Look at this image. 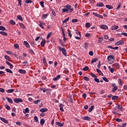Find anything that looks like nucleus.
I'll list each match as a JSON object with an SVG mask.
<instances>
[{
  "mask_svg": "<svg viewBox=\"0 0 127 127\" xmlns=\"http://www.w3.org/2000/svg\"><path fill=\"white\" fill-rule=\"evenodd\" d=\"M64 8H66V9L68 10V12H69H69H72V11H74V9L72 8V6L70 5L67 4L65 6H64Z\"/></svg>",
  "mask_w": 127,
  "mask_h": 127,
  "instance_id": "obj_1",
  "label": "nucleus"
},
{
  "mask_svg": "<svg viewBox=\"0 0 127 127\" xmlns=\"http://www.w3.org/2000/svg\"><path fill=\"white\" fill-rule=\"evenodd\" d=\"M116 106L117 107L118 110L120 111V112H124V107H123V105L120 103H117Z\"/></svg>",
  "mask_w": 127,
  "mask_h": 127,
  "instance_id": "obj_2",
  "label": "nucleus"
},
{
  "mask_svg": "<svg viewBox=\"0 0 127 127\" xmlns=\"http://www.w3.org/2000/svg\"><path fill=\"white\" fill-rule=\"evenodd\" d=\"M13 101L17 104H18V103H22L23 102V100L21 98H15Z\"/></svg>",
  "mask_w": 127,
  "mask_h": 127,
  "instance_id": "obj_3",
  "label": "nucleus"
},
{
  "mask_svg": "<svg viewBox=\"0 0 127 127\" xmlns=\"http://www.w3.org/2000/svg\"><path fill=\"white\" fill-rule=\"evenodd\" d=\"M122 44H124V41H123V40L119 41H118L117 42H116L115 43V45L116 46H119L120 45H122Z\"/></svg>",
  "mask_w": 127,
  "mask_h": 127,
  "instance_id": "obj_4",
  "label": "nucleus"
},
{
  "mask_svg": "<svg viewBox=\"0 0 127 127\" xmlns=\"http://www.w3.org/2000/svg\"><path fill=\"white\" fill-rule=\"evenodd\" d=\"M82 120L84 121H91V117L89 116H84L81 118Z\"/></svg>",
  "mask_w": 127,
  "mask_h": 127,
  "instance_id": "obj_5",
  "label": "nucleus"
},
{
  "mask_svg": "<svg viewBox=\"0 0 127 127\" xmlns=\"http://www.w3.org/2000/svg\"><path fill=\"white\" fill-rule=\"evenodd\" d=\"M0 120L4 123V124H8V120H6L5 119L2 117H0Z\"/></svg>",
  "mask_w": 127,
  "mask_h": 127,
  "instance_id": "obj_6",
  "label": "nucleus"
},
{
  "mask_svg": "<svg viewBox=\"0 0 127 127\" xmlns=\"http://www.w3.org/2000/svg\"><path fill=\"white\" fill-rule=\"evenodd\" d=\"M112 66L116 68V69H120V64H119L118 63H115L112 65Z\"/></svg>",
  "mask_w": 127,
  "mask_h": 127,
  "instance_id": "obj_7",
  "label": "nucleus"
},
{
  "mask_svg": "<svg viewBox=\"0 0 127 127\" xmlns=\"http://www.w3.org/2000/svg\"><path fill=\"white\" fill-rule=\"evenodd\" d=\"M24 45L26 46V48H30V45L27 42V41H24Z\"/></svg>",
  "mask_w": 127,
  "mask_h": 127,
  "instance_id": "obj_8",
  "label": "nucleus"
},
{
  "mask_svg": "<svg viewBox=\"0 0 127 127\" xmlns=\"http://www.w3.org/2000/svg\"><path fill=\"white\" fill-rule=\"evenodd\" d=\"M46 43V41L45 40V39H43L42 41L41 42V46H42V47H44V46L45 45Z\"/></svg>",
  "mask_w": 127,
  "mask_h": 127,
  "instance_id": "obj_9",
  "label": "nucleus"
},
{
  "mask_svg": "<svg viewBox=\"0 0 127 127\" xmlns=\"http://www.w3.org/2000/svg\"><path fill=\"white\" fill-rule=\"evenodd\" d=\"M100 28H102V29H108L109 28V27L107 25L102 24L100 26Z\"/></svg>",
  "mask_w": 127,
  "mask_h": 127,
  "instance_id": "obj_10",
  "label": "nucleus"
},
{
  "mask_svg": "<svg viewBox=\"0 0 127 127\" xmlns=\"http://www.w3.org/2000/svg\"><path fill=\"white\" fill-rule=\"evenodd\" d=\"M61 78V75L60 74L58 75L56 77L53 78L54 81H58Z\"/></svg>",
  "mask_w": 127,
  "mask_h": 127,
  "instance_id": "obj_11",
  "label": "nucleus"
},
{
  "mask_svg": "<svg viewBox=\"0 0 127 127\" xmlns=\"http://www.w3.org/2000/svg\"><path fill=\"white\" fill-rule=\"evenodd\" d=\"M40 112H41V113H45V112H48V109L42 108L40 110Z\"/></svg>",
  "mask_w": 127,
  "mask_h": 127,
  "instance_id": "obj_12",
  "label": "nucleus"
},
{
  "mask_svg": "<svg viewBox=\"0 0 127 127\" xmlns=\"http://www.w3.org/2000/svg\"><path fill=\"white\" fill-rule=\"evenodd\" d=\"M107 59L108 60H109V61H110V60H114L115 61V58L114 57V56H112V55H110L109 56H108L107 57Z\"/></svg>",
  "mask_w": 127,
  "mask_h": 127,
  "instance_id": "obj_13",
  "label": "nucleus"
},
{
  "mask_svg": "<svg viewBox=\"0 0 127 127\" xmlns=\"http://www.w3.org/2000/svg\"><path fill=\"white\" fill-rule=\"evenodd\" d=\"M63 54L64 55V56H67V51H66V49L65 48H63Z\"/></svg>",
  "mask_w": 127,
  "mask_h": 127,
  "instance_id": "obj_14",
  "label": "nucleus"
},
{
  "mask_svg": "<svg viewBox=\"0 0 127 127\" xmlns=\"http://www.w3.org/2000/svg\"><path fill=\"white\" fill-rule=\"evenodd\" d=\"M119 28V26L117 25H114L111 27V30H117Z\"/></svg>",
  "mask_w": 127,
  "mask_h": 127,
  "instance_id": "obj_15",
  "label": "nucleus"
},
{
  "mask_svg": "<svg viewBox=\"0 0 127 127\" xmlns=\"http://www.w3.org/2000/svg\"><path fill=\"white\" fill-rule=\"evenodd\" d=\"M96 71H97V73H98V74H99V75H101V76H104V73H103L102 71H101L99 69L97 68Z\"/></svg>",
  "mask_w": 127,
  "mask_h": 127,
  "instance_id": "obj_16",
  "label": "nucleus"
},
{
  "mask_svg": "<svg viewBox=\"0 0 127 127\" xmlns=\"http://www.w3.org/2000/svg\"><path fill=\"white\" fill-rule=\"evenodd\" d=\"M64 105L62 104L60 105V110L61 112H64V109H63Z\"/></svg>",
  "mask_w": 127,
  "mask_h": 127,
  "instance_id": "obj_17",
  "label": "nucleus"
},
{
  "mask_svg": "<svg viewBox=\"0 0 127 127\" xmlns=\"http://www.w3.org/2000/svg\"><path fill=\"white\" fill-rule=\"evenodd\" d=\"M45 124V120L44 119H41L40 120V125L41 126H43Z\"/></svg>",
  "mask_w": 127,
  "mask_h": 127,
  "instance_id": "obj_18",
  "label": "nucleus"
},
{
  "mask_svg": "<svg viewBox=\"0 0 127 127\" xmlns=\"http://www.w3.org/2000/svg\"><path fill=\"white\" fill-rule=\"evenodd\" d=\"M6 99H7L8 103H10V104H12L13 103V101H12V99L9 97H6Z\"/></svg>",
  "mask_w": 127,
  "mask_h": 127,
  "instance_id": "obj_19",
  "label": "nucleus"
},
{
  "mask_svg": "<svg viewBox=\"0 0 127 127\" xmlns=\"http://www.w3.org/2000/svg\"><path fill=\"white\" fill-rule=\"evenodd\" d=\"M104 3L100 2V3H98L96 4V6H98L99 7H103V6H104Z\"/></svg>",
  "mask_w": 127,
  "mask_h": 127,
  "instance_id": "obj_20",
  "label": "nucleus"
},
{
  "mask_svg": "<svg viewBox=\"0 0 127 127\" xmlns=\"http://www.w3.org/2000/svg\"><path fill=\"white\" fill-rule=\"evenodd\" d=\"M56 125H57V126H58L59 127H63L64 123L62 124L60 122H56Z\"/></svg>",
  "mask_w": 127,
  "mask_h": 127,
  "instance_id": "obj_21",
  "label": "nucleus"
},
{
  "mask_svg": "<svg viewBox=\"0 0 127 127\" xmlns=\"http://www.w3.org/2000/svg\"><path fill=\"white\" fill-rule=\"evenodd\" d=\"M17 19L19 20H21V21H23V19L20 15H18V16H17Z\"/></svg>",
  "mask_w": 127,
  "mask_h": 127,
  "instance_id": "obj_22",
  "label": "nucleus"
},
{
  "mask_svg": "<svg viewBox=\"0 0 127 127\" xmlns=\"http://www.w3.org/2000/svg\"><path fill=\"white\" fill-rule=\"evenodd\" d=\"M106 7L108 9H113L114 8V7L111 5H106Z\"/></svg>",
  "mask_w": 127,
  "mask_h": 127,
  "instance_id": "obj_23",
  "label": "nucleus"
},
{
  "mask_svg": "<svg viewBox=\"0 0 127 127\" xmlns=\"http://www.w3.org/2000/svg\"><path fill=\"white\" fill-rule=\"evenodd\" d=\"M0 34H1V35H4V36H7V33L4 31H0Z\"/></svg>",
  "mask_w": 127,
  "mask_h": 127,
  "instance_id": "obj_24",
  "label": "nucleus"
},
{
  "mask_svg": "<svg viewBox=\"0 0 127 127\" xmlns=\"http://www.w3.org/2000/svg\"><path fill=\"white\" fill-rule=\"evenodd\" d=\"M19 72L21 73V74H25V73H26V71H25V70H23L22 69H20L19 70Z\"/></svg>",
  "mask_w": 127,
  "mask_h": 127,
  "instance_id": "obj_25",
  "label": "nucleus"
},
{
  "mask_svg": "<svg viewBox=\"0 0 127 127\" xmlns=\"http://www.w3.org/2000/svg\"><path fill=\"white\" fill-rule=\"evenodd\" d=\"M94 105L91 106V107L88 109V112L89 113H92V112L93 111V110H94Z\"/></svg>",
  "mask_w": 127,
  "mask_h": 127,
  "instance_id": "obj_26",
  "label": "nucleus"
},
{
  "mask_svg": "<svg viewBox=\"0 0 127 127\" xmlns=\"http://www.w3.org/2000/svg\"><path fill=\"white\" fill-rule=\"evenodd\" d=\"M98 61V58H94L92 60L91 63V64H93V63H95V62H97Z\"/></svg>",
  "mask_w": 127,
  "mask_h": 127,
  "instance_id": "obj_27",
  "label": "nucleus"
},
{
  "mask_svg": "<svg viewBox=\"0 0 127 127\" xmlns=\"http://www.w3.org/2000/svg\"><path fill=\"white\" fill-rule=\"evenodd\" d=\"M7 93H13L14 92V89H7L6 90Z\"/></svg>",
  "mask_w": 127,
  "mask_h": 127,
  "instance_id": "obj_28",
  "label": "nucleus"
},
{
  "mask_svg": "<svg viewBox=\"0 0 127 127\" xmlns=\"http://www.w3.org/2000/svg\"><path fill=\"white\" fill-rule=\"evenodd\" d=\"M103 40H104L103 38H102V37H99L98 38V43H101V42H102V41H103Z\"/></svg>",
  "mask_w": 127,
  "mask_h": 127,
  "instance_id": "obj_29",
  "label": "nucleus"
},
{
  "mask_svg": "<svg viewBox=\"0 0 127 127\" xmlns=\"http://www.w3.org/2000/svg\"><path fill=\"white\" fill-rule=\"evenodd\" d=\"M24 114H26L29 112V109L28 108H26L24 111H23Z\"/></svg>",
  "mask_w": 127,
  "mask_h": 127,
  "instance_id": "obj_30",
  "label": "nucleus"
},
{
  "mask_svg": "<svg viewBox=\"0 0 127 127\" xmlns=\"http://www.w3.org/2000/svg\"><path fill=\"white\" fill-rule=\"evenodd\" d=\"M49 15V14H43L42 15V18L43 19H45L47 16H48Z\"/></svg>",
  "mask_w": 127,
  "mask_h": 127,
  "instance_id": "obj_31",
  "label": "nucleus"
},
{
  "mask_svg": "<svg viewBox=\"0 0 127 127\" xmlns=\"http://www.w3.org/2000/svg\"><path fill=\"white\" fill-rule=\"evenodd\" d=\"M84 46L83 47L85 49H88V46H89V43H85L84 44Z\"/></svg>",
  "mask_w": 127,
  "mask_h": 127,
  "instance_id": "obj_32",
  "label": "nucleus"
},
{
  "mask_svg": "<svg viewBox=\"0 0 127 127\" xmlns=\"http://www.w3.org/2000/svg\"><path fill=\"white\" fill-rule=\"evenodd\" d=\"M5 70L6 71V72H7L8 73H10L11 74H12V73H13V72H12L11 70L9 69V68H5Z\"/></svg>",
  "mask_w": 127,
  "mask_h": 127,
  "instance_id": "obj_33",
  "label": "nucleus"
},
{
  "mask_svg": "<svg viewBox=\"0 0 127 127\" xmlns=\"http://www.w3.org/2000/svg\"><path fill=\"white\" fill-rule=\"evenodd\" d=\"M69 19H70V18L69 17L65 18L64 20L63 21V23H66V22L69 21Z\"/></svg>",
  "mask_w": 127,
  "mask_h": 127,
  "instance_id": "obj_34",
  "label": "nucleus"
},
{
  "mask_svg": "<svg viewBox=\"0 0 127 127\" xmlns=\"http://www.w3.org/2000/svg\"><path fill=\"white\" fill-rule=\"evenodd\" d=\"M4 58L6 60H7L8 61H10V58L8 56L5 55Z\"/></svg>",
  "mask_w": 127,
  "mask_h": 127,
  "instance_id": "obj_35",
  "label": "nucleus"
},
{
  "mask_svg": "<svg viewBox=\"0 0 127 127\" xmlns=\"http://www.w3.org/2000/svg\"><path fill=\"white\" fill-rule=\"evenodd\" d=\"M109 69L110 70L111 73H114V71H115V68H111V66H108Z\"/></svg>",
  "mask_w": 127,
  "mask_h": 127,
  "instance_id": "obj_36",
  "label": "nucleus"
},
{
  "mask_svg": "<svg viewBox=\"0 0 127 127\" xmlns=\"http://www.w3.org/2000/svg\"><path fill=\"white\" fill-rule=\"evenodd\" d=\"M28 51L29 53H31V54H35L34 51H33V50H32V49H29L28 50Z\"/></svg>",
  "mask_w": 127,
  "mask_h": 127,
  "instance_id": "obj_37",
  "label": "nucleus"
},
{
  "mask_svg": "<svg viewBox=\"0 0 127 127\" xmlns=\"http://www.w3.org/2000/svg\"><path fill=\"white\" fill-rule=\"evenodd\" d=\"M85 26L87 28H90V27H91V24L90 23H86L85 24Z\"/></svg>",
  "mask_w": 127,
  "mask_h": 127,
  "instance_id": "obj_38",
  "label": "nucleus"
},
{
  "mask_svg": "<svg viewBox=\"0 0 127 127\" xmlns=\"http://www.w3.org/2000/svg\"><path fill=\"white\" fill-rule=\"evenodd\" d=\"M10 24L12 25H14L15 24V21L13 20H10Z\"/></svg>",
  "mask_w": 127,
  "mask_h": 127,
  "instance_id": "obj_39",
  "label": "nucleus"
},
{
  "mask_svg": "<svg viewBox=\"0 0 127 127\" xmlns=\"http://www.w3.org/2000/svg\"><path fill=\"white\" fill-rule=\"evenodd\" d=\"M119 84L120 86H123V80H122V79L119 78Z\"/></svg>",
  "mask_w": 127,
  "mask_h": 127,
  "instance_id": "obj_40",
  "label": "nucleus"
},
{
  "mask_svg": "<svg viewBox=\"0 0 127 127\" xmlns=\"http://www.w3.org/2000/svg\"><path fill=\"white\" fill-rule=\"evenodd\" d=\"M34 119L36 123H38L39 120L38 119V117H37V116H34Z\"/></svg>",
  "mask_w": 127,
  "mask_h": 127,
  "instance_id": "obj_41",
  "label": "nucleus"
},
{
  "mask_svg": "<svg viewBox=\"0 0 127 127\" xmlns=\"http://www.w3.org/2000/svg\"><path fill=\"white\" fill-rule=\"evenodd\" d=\"M118 98H119V96L115 95L112 97V99L113 100H117V99Z\"/></svg>",
  "mask_w": 127,
  "mask_h": 127,
  "instance_id": "obj_42",
  "label": "nucleus"
},
{
  "mask_svg": "<svg viewBox=\"0 0 127 127\" xmlns=\"http://www.w3.org/2000/svg\"><path fill=\"white\" fill-rule=\"evenodd\" d=\"M112 114H114V115H116L117 116H122V114L118 113V112H116L115 111L112 112Z\"/></svg>",
  "mask_w": 127,
  "mask_h": 127,
  "instance_id": "obj_43",
  "label": "nucleus"
},
{
  "mask_svg": "<svg viewBox=\"0 0 127 127\" xmlns=\"http://www.w3.org/2000/svg\"><path fill=\"white\" fill-rule=\"evenodd\" d=\"M62 12H66L67 13H68V12H69V10H68V9H67V8H64L63 9Z\"/></svg>",
  "mask_w": 127,
  "mask_h": 127,
  "instance_id": "obj_44",
  "label": "nucleus"
},
{
  "mask_svg": "<svg viewBox=\"0 0 127 127\" xmlns=\"http://www.w3.org/2000/svg\"><path fill=\"white\" fill-rule=\"evenodd\" d=\"M67 33L69 37L71 38V37H72V34L71 33V32H70V30H67Z\"/></svg>",
  "mask_w": 127,
  "mask_h": 127,
  "instance_id": "obj_45",
  "label": "nucleus"
},
{
  "mask_svg": "<svg viewBox=\"0 0 127 127\" xmlns=\"http://www.w3.org/2000/svg\"><path fill=\"white\" fill-rule=\"evenodd\" d=\"M117 90H118V86L116 87H114L112 89V92L113 93H115V92H116V91H117Z\"/></svg>",
  "mask_w": 127,
  "mask_h": 127,
  "instance_id": "obj_46",
  "label": "nucleus"
},
{
  "mask_svg": "<svg viewBox=\"0 0 127 127\" xmlns=\"http://www.w3.org/2000/svg\"><path fill=\"white\" fill-rule=\"evenodd\" d=\"M14 46L15 49H17L19 48V45H18V44H16V43L14 45Z\"/></svg>",
  "mask_w": 127,
  "mask_h": 127,
  "instance_id": "obj_47",
  "label": "nucleus"
},
{
  "mask_svg": "<svg viewBox=\"0 0 127 127\" xmlns=\"http://www.w3.org/2000/svg\"><path fill=\"white\" fill-rule=\"evenodd\" d=\"M116 121L118 122V123H122V122H123V120L120 118H117Z\"/></svg>",
  "mask_w": 127,
  "mask_h": 127,
  "instance_id": "obj_48",
  "label": "nucleus"
},
{
  "mask_svg": "<svg viewBox=\"0 0 127 127\" xmlns=\"http://www.w3.org/2000/svg\"><path fill=\"white\" fill-rule=\"evenodd\" d=\"M40 102H41V100H38L34 101V103L35 104V105H37V104H38V103H40Z\"/></svg>",
  "mask_w": 127,
  "mask_h": 127,
  "instance_id": "obj_49",
  "label": "nucleus"
},
{
  "mask_svg": "<svg viewBox=\"0 0 127 127\" xmlns=\"http://www.w3.org/2000/svg\"><path fill=\"white\" fill-rule=\"evenodd\" d=\"M76 31V34H77V35H79L80 37H82V35H81V33L78 30H77Z\"/></svg>",
  "mask_w": 127,
  "mask_h": 127,
  "instance_id": "obj_50",
  "label": "nucleus"
},
{
  "mask_svg": "<svg viewBox=\"0 0 127 127\" xmlns=\"http://www.w3.org/2000/svg\"><path fill=\"white\" fill-rule=\"evenodd\" d=\"M0 30H2V31L5 30V27L2 26H0Z\"/></svg>",
  "mask_w": 127,
  "mask_h": 127,
  "instance_id": "obj_51",
  "label": "nucleus"
},
{
  "mask_svg": "<svg viewBox=\"0 0 127 127\" xmlns=\"http://www.w3.org/2000/svg\"><path fill=\"white\" fill-rule=\"evenodd\" d=\"M5 108L8 111H9L10 110V107L8 106V105H5Z\"/></svg>",
  "mask_w": 127,
  "mask_h": 127,
  "instance_id": "obj_52",
  "label": "nucleus"
},
{
  "mask_svg": "<svg viewBox=\"0 0 127 127\" xmlns=\"http://www.w3.org/2000/svg\"><path fill=\"white\" fill-rule=\"evenodd\" d=\"M84 80H85V81H90V78L87 77V76H84L83 77Z\"/></svg>",
  "mask_w": 127,
  "mask_h": 127,
  "instance_id": "obj_53",
  "label": "nucleus"
},
{
  "mask_svg": "<svg viewBox=\"0 0 127 127\" xmlns=\"http://www.w3.org/2000/svg\"><path fill=\"white\" fill-rule=\"evenodd\" d=\"M102 78H103V80H104V81H105V82H107V83H109V79H108L107 77H104Z\"/></svg>",
  "mask_w": 127,
  "mask_h": 127,
  "instance_id": "obj_54",
  "label": "nucleus"
},
{
  "mask_svg": "<svg viewBox=\"0 0 127 127\" xmlns=\"http://www.w3.org/2000/svg\"><path fill=\"white\" fill-rule=\"evenodd\" d=\"M89 70V67L85 66L83 68V71H88Z\"/></svg>",
  "mask_w": 127,
  "mask_h": 127,
  "instance_id": "obj_55",
  "label": "nucleus"
},
{
  "mask_svg": "<svg viewBox=\"0 0 127 127\" xmlns=\"http://www.w3.org/2000/svg\"><path fill=\"white\" fill-rule=\"evenodd\" d=\"M40 4L41 5V6H42V7H44V1H41L40 2Z\"/></svg>",
  "mask_w": 127,
  "mask_h": 127,
  "instance_id": "obj_56",
  "label": "nucleus"
},
{
  "mask_svg": "<svg viewBox=\"0 0 127 127\" xmlns=\"http://www.w3.org/2000/svg\"><path fill=\"white\" fill-rule=\"evenodd\" d=\"M62 31L63 33V37H65V35H66L65 34V32H64V29H63V28H62Z\"/></svg>",
  "mask_w": 127,
  "mask_h": 127,
  "instance_id": "obj_57",
  "label": "nucleus"
},
{
  "mask_svg": "<svg viewBox=\"0 0 127 127\" xmlns=\"http://www.w3.org/2000/svg\"><path fill=\"white\" fill-rule=\"evenodd\" d=\"M19 24L22 28H25V27L24 26V25L22 23H19Z\"/></svg>",
  "mask_w": 127,
  "mask_h": 127,
  "instance_id": "obj_58",
  "label": "nucleus"
},
{
  "mask_svg": "<svg viewBox=\"0 0 127 127\" xmlns=\"http://www.w3.org/2000/svg\"><path fill=\"white\" fill-rule=\"evenodd\" d=\"M26 3H31L32 2V0H25Z\"/></svg>",
  "mask_w": 127,
  "mask_h": 127,
  "instance_id": "obj_59",
  "label": "nucleus"
},
{
  "mask_svg": "<svg viewBox=\"0 0 127 127\" xmlns=\"http://www.w3.org/2000/svg\"><path fill=\"white\" fill-rule=\"evenodd\" d=\"M72 22H73V23H75V22H78V19H73L72 20Z\"/></svg>",
  "mask_w": 127,
  "mask_h": 127,
  "instance_id": "obj_60",
  "label": "nucleus"
},
{
  "mask_svg": "<svg viewBox=\"0 0 127 127\" xmlns=\"http://www.w3.org/2000/svg\"><path fill=\"white\" fill-rule=\"evenodd\" d=\"M90 75L91 77H93V78H97V75L95 74V73H91Z\"/></svg>",
  "mask_w": 127,
  "mask_h": 127,
  "instance_id": "obj_61",
  "label": "nucleus"
},
{
  "mask_svg": "<svg viewBox=\"0 0 127 127\" xmlns=\"http://www.w3.org/2000/svg\"><path fill=\"white\" fill-rule=\"evenodd\" d=\"M42 61H43V64L45 63H47V62H46V59H45V57H44L43 58Z\"/></svg>",
  "mask_w": 127,
  "mask_h": 127,
  "instance_id": "obj_62",
  "label": "nucleus"
},
{
  "mask_svg": "<svg viewBox=\"0 0 127 127\" xmlns=\"http://www.w3.org/2000/svg\"><path fill=\"white\" fill-rule=\"evenodd\" d=\"M50 36H51V33H49L47 36V39H49L50 38Z\"/></svg>",
  "mask_w": 127,
  "mask_h": 127,
  "instance_id": "obj_63",
  "label": "nucleus"
},
{
  "mask_svg": "<svg viewBox=\"0 0 127 127\" xmlns=\"http://www.w3.org/2000/svg\"><path fill=\"white\" fill-rule=\"evenodd\" d=\"M94 81H95V82H96L97 83H100V80L98 78H95Z\"/></svg>",
  "mask_w": 127,
  "mask_h": 127,
  "instance_id": "obj_64",
  "label": "nucleus"
}]
</instances>
